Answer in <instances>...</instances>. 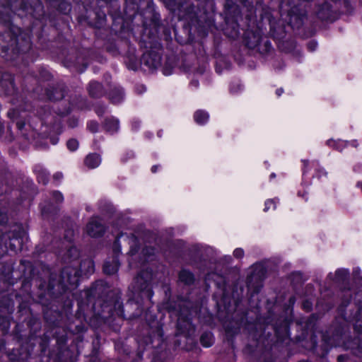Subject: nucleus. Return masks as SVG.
I'll list each match as a JSON object with an SVG mask.
<instances>
[{"label": "nucleus", "instance_id": "4", "mask_svg": "<svg viewBox=\"0 0 362 362\" xmlns=\"http://www.w3.org/2000/svg\"><path fill=\"white\" fill-rule=\"evenodd\" d=\"M64 281L69 284H76L78 281L79 271L76 269L65 268L62 272Z\"/></svg>", "mask_w": 362, "mask_h": 362}, {"label": "nucleus", "instance_id": "13", "mask_svg": "<svg viewBox=\"0 0 362 362\" xmlns=\"http://www.w3.org/2000/svg\"><path fill=\"white\" fill-rule=\"evenodd\" d=\"M137 243V238L134 235H132L131 237L129 238L128 243L130 245V250L129 253L132 256L134 255L138 251Z\"/></svg>", "mask_w": 362, "mask_h": 362}, {"label": "nucleus", "instance_id": "29", "mask_svg": "<svg viewBox=\"0 0 362 362\" xmlns=\"http://www.w3.org/2000/svg\"><path fill=\"white\" fill-rule=\"evenodd\" d=\"M157 168H158V166H157V165H154V166H153V167L151 168V171H152L153 173H156V170H157Z\"/></svg>", "mask_w": 362, "mask_h": 362}, {"label": "nucleus", "instance_id": "20", "mask_svg": "<svg viewBox=\"0 0 362 362\" xmlns=\"http://www.w3.org/2000/svg\"><path fill=\"white\" fill-rule=\"evenodd\" d=\"M275 209L276 208V203L274 199H268L265 202V206L264 211H267L270 208Z\"/></svg>", "mask_w": 362, "mask_h": 362}, {"label": "nucleus", "instance_id": "23", "mask_svg": "<svg viewBox=\"0 0 362 362\" xmlns=\"http://www.w3.org/2000/svg\"><path fill=\"white\" fill-rule=\"evenodd\" d=\"M98 125L96 122H90L88 124V128L93 132L97 131L98 129Z\"/></svg>", "mask_w": 362, "mask_h": 362}, {"label": "nucleus", "instance_id": "11", "mask_svg": "<svg viewBox=\"0 0 362 362\" xmlns=\"http://www.w3.org/2000/svg\"><path fill=\"white\" fill-rule=\"evenodd\" d=\"M179 278L180 281L182 282L189 284L193 282L194 281V276L193 274L187 270H182L179 275Z\"/></svg>", "mask_w": 362, "mask_h": 362}, {"label": "nucleus", "instance_id": "14", "mask_svg": "<svg viewBox=\"0 0 362 362\" xmlns=\"http://www.w3.org/2000/svg\"><path fill=\"white\" fill-rule=\"evenodd\" d=\"M123 98V92L118 89L114 90L110 95V100L113 103H119Z\"/></svg>", "mask_w": 362, "mask_h": 362}, {"label": "nucleus", "instance_id": "18", "mask_svg": "<svg viewBox=\"0 0 362 362\" xmlns=\"http://www.w3.org/2000/svg\"><path fill=\"white\" fill-rule=\"evenodd\" d=\"M67 147L70 151H75L78 147V142L76 139H70L67 141Z\"/></svg>", "mask_w": 362, "mask_h": 362}, {"label": "nucleus", "instance_id": "12", "mask_svg": "<svg viewBox=\"0 0 362 362\" xmlns=\"http://www.w3.org/2000/svg\"><path fill=\"white\" fill-rule=\"evenodd\" d=\"M201 344L205 347H209L213 344V337L211 333H204L202 335Z\"/></svg>", "mask_w": 362, "mask_h": 362}, {"label": "nucleus", "instance_id": "5", "mask_svg": "<svg viewBox=\"0 0 362 362\" xmlns=\"http://www.w3.org/2000/svg\"><path fill=\"white\" fill-rule=\"evenodd\" d=\"M177 327L183 333H189L193 330V326L190 320L188 318L185 319L182 316L179 317L177 320Z\"/></svg>", "mask_w": 362, "mask_h": 362}, {"label": "nucleus", "instance_id": "19", "mask_svg": "<svg viewBox=\"0 0 362 362\" xmlns=\"http://www.w3.org/2000/svg\"><path fill=\"white\" fill-rule=\"evenodd\" d=\"M17 44L18 45H20V41L21 40H23L25 41V49H27L28 48H30V37H26L25 38H24L21 35L18 36L17 37ZM22 50H24V49H21Z\"/></svg>", "mask_w": 362, "mask_h": 362}, {"label": "nucleus", "instance_id": "25", "mask_svg": "<svg viewBox=\"0 0 362 362\" xmlns=\"http://www.w3.org/2000/svg\"><path fill=\"white\" fill-rule=\"evenodd\" d=\"M63 177V175L62 173L57 172L54 175V179L55 180H60Z\"/></svg>", "mask_w": 362, "mask_h": 362}, {"label": "nucleus", "instance_id": "28", "mask_svg": "<svg viewBox=\"0 0 362 362\" xmlns=\"http://www.w3.org/2000/svg\"><path fill=\"white\" fill-rule=\"evenodd\" d=\"M17 126H18V128L19 129H21L23 127V126H24V123H21V122H17Z\"/></svg>", "mask_w": 362, "mask_h": 362}, {"label": "nucleus", "instance_id": "30", "mask_svg": "<svg viewBox=\"0 0 362 362\" xmlns=\"http://www.w3.org/2000/svg\"><path fill=\"white\" fill-rule=\"evenodd\" d=\"M283 93V90H281V89H278V90H276V94H277L279 96H280V95H281V93Z\"/></svg>", "mask_w": 362, "mask_h": 362}, {"label": "nucleus", "instance_id": "36", "mask_svg": "<svg viewBox=\"0 0 362 362\" xmlns=\"http://www.w3.org/2000/svg\"><path fill=\"white\" fill-rule=\"evenodd\" d=\"M321 171L323 173V174H325V175L326 174V172H324V170H321L320 172Z\"/></svg>", "mask_w": 362, "mask_h": 362}, {"label": "nucleus", "instance_id": "34", "mask_svg": "<svg viewBox=\"0 0 362 362\" xmlns=\"http://www.w3.org/2000/svg\"><path fill=\"white\" fill-rule=\"evenodd\" d=\"M275 177V174H274V173L271 174V175H270V177H271V178H273V177Z\"/></svg>", "mask_w": 362, "mask_h": 362}, {"label": "nucleus", "instance_id": "33", "mask_svg": "<svg viewBox=\"0 0 362 362\" xmlns=\"http://www.w3.org/2000/svg\"><path fill=\"white\" fill-rule=\"evenodd\" d=\"M356 326L357 327H362V325L360 323L359 320L357 322Z\"/></svg>", "mask_w": 362, "mask_h": 362}, {"label": "nucleus", "instance_id": "27", "mask_svg": "<svg viewBox=\"0 0 362 362\" xmlns=\"http://www.w3.org/2000/svg\"><path fill=\"white\" fill-rule=\"evenodd\" d=\"M69 253H70V254H71V255H72V254H74V255H77L78 252H77V250H76V247H71V248L69 250Z\"/></svg>", "mask_w": 362, "mask_h": 362}, {"label": "nucleus", "instance_id": "15", "mask_svg": "<svg viewBox=\"0 0 362 362\" xmlns=\"http://www.w3.org/2000/svg\"><path fill=\"white\" fill-rule=\"evenodd\" d=\"M327 144L330 146H332L334 148H336L338 150H341L342 147L345 146L346 142L344 141H334V140H329L327 141Z\"/></svg>", "mask_w": 362, "mask_h": 362}, {"label": "nucleus", "instance_id": "22", "mask_svg": "<svg viewBox=\"0 0 362 362\" xmlns=\"http://www.w3.org/2000/svg\"><path fill=\"white\" fill-rule=\"evenodd\" d=\"M53 198L56 202H61L63 200V195L59 192H55L53 193Z\"/></svg>", "mask_w": 362, "mask_h": 362}, {"label": "nucleus", "instance_id": "21", "mask_svg": "<svg viewBox=\"0 0 362 362\" xmlns=\"http://www.w3.org/2000/svg\"><path fill=\"white\" fill-rule=\"evenodd\" d=\"M233 255L236 258H241L243 257L244 255V251L243 249L241 248H236L234 251H233Z\"/></svg>", "mask_w": 362, "mask_h": 362}, {"label": "nucleus", "instance_id": "7", "mask_svg": "<svg viewBox=\"0 0 362 362\" xmlns=\"http://www.w3.org/2000/svg\"><path fill=\"white\" fill-rule=\"evenodd\" d=\"M119 262L117 259H114L112 263L109 262H106L103 267V270L105 273L107 274H115L119 269Z\"/></svg>", "mask_w": 362, "mask_h": 362}, {"label": "nucleus", "instance_id": "31", "mask_svg": "<svg viewBox=\"0 0 362 362\" xmlns=\"http://www.w3.org/2000/svg\"><path fill=\"white\" fill-rule=\"evenodd\" d=\"M303 162L304 163V168H306L307 165L308 164V160H303Z\"/></svg>", "mask_w": 362, "mask_h": 362}, {"label": "nucleus", "instance_id": "16", "mask_svg": "<svg viewBox=\"0 0 362 362\" xmlns=\"http://www.w3.org/2000/svg\"><path fill=\"white\" fill-rule=\"evenodd\" d=\"M37 178L39 182L46 184L48 181V175L45 170H40L37 173Z\"/></svg>", "mask_w": 362, "mask_h": 362}, {"label": "nucleus", "instance_id": "1", "mask_svg": "<svg viewBox=\"0 0 362 362\" xmlns=\"http://www.w3.org/2000/svg\"><path fill=\"white\" fill-rule=\"evenodd\" d=\"M86 230L90 236L98 237L103 233L105 228L98 217H93L88 223Z\"/></svg>", "mask_w": 362, "mask_h": 362}, {"label": "nucleus", "instance_id": "10", "mask_svg": "<svg viewBox=\"0 0 362 362\" xmlns=\"http://www.w3.org/2000/svg\"><path fill=\"white\" fill-rule=\"evenodd\" d=\"M105 126L108 132H115L119 129V121L115 118L108 119L106 120Z\"/></svg>", "mask_w": 362, "mask_h": 362}, {"label": "nucleus", "instance_id": "2", "mask_svg": "<svg viewBox=\"0 0 362 362\" xmlns=\"http://www.w3.org/2000/svg\"><path fill=\"white\" fill-rule=\"evenodd\" d=\"M151 278V274L146 272L141 273L138 275L135 279L136 284H138V289L142 291L143 293H146L147 297L151 299L153 296V293L150 288H148V281Z\"/></svg>", "mask_w": 362, "mask_h": 362}, {"label": "nucleus", "instance_id": "35", "mask_svg": "<svg viewBox=\"0 0 362 362\" xmlns=\"http://www.w3.org/2000/svg\"><path fill=\"white\" fill-rule=\"evenodd\" d=\"M341 358H342V356H339L338 357V359H339V360H341Z\"/></svg>", "mask_w": 362, "mask_h": 362}, {"label": "nucleus", "instance_id": "24", "mask_svg": "<svg viewBox=\"0 0 362 362\" xmlns=\"http://www.w3.org/2000/svg\"><path fill=\"white\" fill-rule=\"evenodd\" d=\"M16 115H17V112H16V110H10V111L8 112V116L11 119H16Z\"/></svg>", "mask_w": 362, "mask_h": 362}, {"label": "nucleus", "instance_id": "32", "mask_svg": "<svg viewBox=\"0 0 362 362\" xmlns=\"http://www.w3.org/2000/svg\"><path fill=\"white\" fill-rule=\"evenodd\" d=\"M192 84L194 85V86H198V82L197 81H193L192 82Z\"/></svg>", "mask_w": 362, "mask_h": 362}, {"label": "nucleus", "instance_id": "3", "mask_svg": "<svg viewBox=\"0 0 362 362\" xmlns=\"http://www.w3.org/2000/svg\"><path fill=\"white\" fill-rule=\"evenodd\" d=\"M160 56L153 53H146L142 57V62L150 69L157 68L160 64Z\"/></svg>", "mask_w": 362, "mask_h": 362}, {"label": "nucleus", "instance_id": "6", "mask_svg": "<svg viewBox=\"0 0 362 362\" xmlns=\"http://www.w3.org/2000/svg\"><path fill=\"white\" fill-rule=\"evenodd\" d=\"M101 162L100 156L97 154H89L85 159V164L89 168H97Z\"/></svg>", "mask_w": 362, "mask_h": 362}, {"label": "nucleus", "instance_id": "26", "mask_svg": "<svg viewBox=\"0 0 362 362\" xmlns=\"http://www.w3.org/2000/svg\"><path fill=\"white\" fill-rule=\"evenodd\" d=\"M137 66H138V63H134L132 64L128 65L129 69H133V70L136 69Z\"/></svg>", "mask_w": 362, "mask_h": 362}, {"label": "nucleus", "instance_id": "9", "mask_svg": "<svg viewBox=\"0 0 362 362\" xmlns=\"http://www.w3.org/2000/svg\"><path fill=\"white\" fill-rule=\"evenodd\" d=\"M209 114L202 110H198L194 113V117L195 122L199 124H203L209 119Z\"/></svg>", "mask_w": 362, "mask_h": 362}, {"label": "nucleus", "instance_id": "17", "mask_svg": "<svg viewBox=\"0 0 362 362\" xmlns=\"http://www.w3.org/2000/svg\"><path fill=\"white\" fill-rule=\"evenodd\" d=\"M21 240L18 237H14L10 240L9 247L13 250H16L20 248Z\"/></svg>", "mask_w": 362, "mask_h": 362}, {"label": "nucleus", "instance_id": "8", "mask_svg": "<svg viewBox=\"0 0 362 362\" xmlns=\"http://www.w3.org/2000/svg\"><path fill=\"white\" fill-rule=\"evenodd\" d=\"M88 92L93 97H98L103 93L101 85L97 82H90L88 86Z\"/></svg>", "mask_w": 362, "mask_h": 362}]
</instances>
